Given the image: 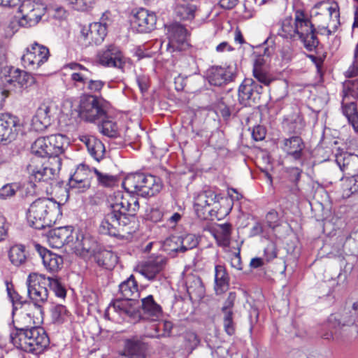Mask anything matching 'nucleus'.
Wrapping results in <instances>:
<instances>
[{
    "instance_id": "58",
    "label": "nucleus",
    "mask_w": 358,
    "mask_h": 358,
    "mask_svg": "<svg viewBox=\"0 0 358 358\" xmlns=\"http://www.w3.org/2000/svg\"><path fill=\"white\" fill-rule=\"evenodd\" d=\"M105 83L100 80H93L89 77L85 88L91 92H99L103 87Z\"/></svg>"
},
{
    "instance_id": "3",
    "label": "nucleus",
    "mask_w": 358,
    "mask_h": 358,
    "mask_svg": "<svg viewBox=\"0 0 358 358\" xmlns=\"http://www.w3.org/2000/svg\"><path fill=\"white\" fill-rule=\"evenodd\" d=\"M315 31V29L307 15L303 10H297L294 18L286 17L281 22L278 34L284 38L301 40L306 48L311 51L319 43Z\"/></svg>"
},
{
    "instance_id": "52",
    "label": "nucleus",
    "mask_w": 358,
    "mask_h": 358,
    "mask_svg": "<svg viewBox=\"0 0 358 358\" xmlns=\"http://www.w3.org/2000/svg\"><path fill=\"white\" fill-rule=\"evenodd\" d=\"M90 171V170L88 166L80 165L69 180L82 181L83 180H90L88 174Z\"/></svg>"
},
{
    "instance_id": "15",
    "label": "nucleus",
    "mask_w": 358,
    "mask_h": 358,
    "mask_svg": "<svg viewBox=\"0 0 358 358\" xmlns=\"http://www.w3.org/2000/svg\"><path fill=\"white\" fill-rule=\"evenodd\" d=\"M97 59L100 64L115 67L123 70L125 65V58L122 52L115 45H109L101 49L97 55Z\"/></svg>"
},
{
    "instance_id": "30",
    "label": "nucleus",
    "mask_w": 358,
    "mask_h": 358,
    "mask_svg": "<svg viewBox=\"0 0 358 358\" xmlns=\"http://www.w3.org/2000/svg\"><path fill=\"white\" fill-rule=\"evenodd\" d=\"M50 277L36 273H30L27 280V289H36L43 292H48L47 286H49Z\"/></svg>"
},
{
    "instance_id": "8",
    "label": "nucleus",
    "mask_w": 358,
    "mask_h": 358,
    "mask_svg": "<svg viewBox=\"0 0 358 358\" xmlns=\"http://www.w3.org/2000/svg\"><path fill=\"white\" fill-rule=\"evenodd\" d=\"M8 294L14 303L19 301L22 306L20 313L14 322L15 329L10 334L19 333V331H25L31 328H36L43 321V311H41L39 307H36L33 304H27L20 301L21 297L15 292H11L7 287Z\"/></svg>"
},
{
    "instance_id": "21",
    "label": "nucleus",
    "mask_w": 358,
    "mask_h": 358,
    "mask_svg": "<svg viewBox=\"0 0 358 358\" xmlns=\"http://www.w3.org/2000/svg\"><path fill=\"white\" fill-rule=\"evenodd\" d=\"M236 71L234 66H213L209 72V82L211 85L221 86L233 81L236 77Z\"/></svg>"
},
{
    "instance_id": "47",
    "label": "nucleus",
    "mask_w": 358,
    "mask_h": 358,
    "mask_svg": "<svg viewBox=\"0 0 358 358\" xmlns=\"http://www.w3.org/2000/svg\"><path fill=\"white\" fill-rule=\"evenodd\" d=\"M254 77L261 83L268 86L273 80L271 75L268 73L266 68L264 69H253Z\"/></svg>"
},
{
    "instance_id": "24",
    "label": "nucleus",
    "mask_w": 358,
    "mask_h": 358,
    "mask_svg": "<svg viewBox=\"0 0 358 358\" xmlns=\"http://www.w3.org/2000/svg\"><path fill=\"white\" fill-rule=\"evenodd\" d=\"M50 106L46 104L41 105L36 110L32 118V125L37 131H43L50 124Z\"/></svg>"
},
{
    "instance_id": "59",
    "label": "nucleus",
    "mask_w": 358,
    "mask_h": 358,
    "mask_svg": "<svg viewBox=\"0 0 358 358\" xmlns=\"http://www.w3.org/2000/svg\"><path fill=\"white\" fill-rule=\"evenodd\" d=\"M266 222L267 226L274 229L278 226V214L275 210L269 211L266 215Z\"/></svg>"
},
{
    "instance_id": "32",
    "label": "nucleus",
    "mask_w": 358,
    "mask_h": 358,
    "mask_svg": "<svg viewBox=\"0 0 358 358\" xmlns=\"http://www.w3.org/2000/svg\"><path fill=\"white\" fill-rule=\"evenodd\" d=\"M68 67L77 71L71 76L75 85L77 87L82 85L85 87L91 74L90 72L85 67L77 63H70L68 64Z\"/></svg>"
},
{
    "instance_id": "31",
    "label": "nucleus",
    "mask_w": 358,
    "mask_h": 358,
    "mask_svg": "<svg viewBox=\"0 0 358 358\" xmlns=\"http://www.w3.org/2000/svg\"><path fill=\"white\" fill-rule=\"evenodd\" d=\"M8 78H6L7 83H13L14 86L18 85L20 87H27L34 83V78L31 75L19 69H15Z\"/></svg>"
},
{
    "instance_id": "2",
    "label": "nucleus",
    "mask_w": 358,
    "mask_h": 358,
    "mask_svg": "<svg viewBox=\"0 0 358 358\" xmlns=\"http://www.w3.org/2000/svg\"><path fill=\"white\" fill-rule=\"evenodd\" d=\"M53 157L42 163L35 158L27 166L31 182L50 183L55 180L62 166V159L59 157L64 151V146L68 143L65 136L57 134L48 136Z\"/></svg>"
},
{
    "instance_id": "54",
    "label": "nucleus",
    "mask_w": 358,
    "mask_h": 358,
    "mask_svg": "<svg viewBox=\"0 0 358 358\" xmlns=\"http://www.w3.org/2000/svg\"><path fill=\"white\" fill-rule=\"evenodd\" d=\"M236 299V294L235 292H229L227 298L224 302L223 306L222 307V313L223 315L233 314V308L234 306V302Z\"/></svg>"
},
{
    "instance_id": "36",
    "label": "nucleus",
    "mask_w": 358,
    "mask_h": 358,
    "mask_svg": "<svg viewBox=\"0 0 358 358\" xmlns=\"http://www.w3.org/2000/svg\"><path fill=\"white\" fill-rule=\"evenodd\" d=\"M8 257L13 265L16 266L22 265L27 260L24 246L22 245H15L12 246L10 248Z\"/></svg>"
},
{
    "instance_id": "22",
    "label": "nucleus",
    "mask_w": 358,
    "mask_h": 358,
    "mask_svg": "<svg viewBox=\"0 0 358 358\" xmlns=\"http://www.w3.org/2000/svg\"><path fill=\"white\" fill-rule=\"evenodd\" d=\"M107 34V24L99 22L90 24L86 33L83 32V38L86 44L99 45Z\"/></svg>"
},
{
    "instance_id": "5",
    "label": "nucleus",
    "mask_w": 358,
    "mask_h": 358,
    "mask_svg": "<svg viewBox=\"0 0 358 358\" xmlns=\"http://www.w3.org/2000/svg\"><path fill=\"white\" fill-rule=\"evenodd\" d=\"M119 290L125 298L117 300L109 307L108 310L117 313L123 318H128L130 322L135 323L141 318L136 299L139 296L138 285L133 275H131L119 286Z\"/></svg>"
},
{
    "instance_id": "48",
    "label": "nucleus",
    "mask_w": 358,
    "mask_h": 358,
    "mask_svg": "<svg viewBox=\"0 0 358 358\" xmlns=\"http://www.w3.org/2000/svg\"><path fill=\"white\" fill-rule=\"evenodd\" d=\"M178 66L185 72L194 73L196 69L195 59L191 56L183 55L178 61Z\"/></svg>"
},
{
    "instance_id": "46",
    "label": "nucleus",
    "mask_w": 358,
    "mask_h": 358,
    "mask_svg": "<svg viewBox=\"0 0 358 358\" xmlns=\"http://www.w3.org/2000/svg\"><path fill=\"white\" fill-rule=\"evenodd\" d=\"M342 109L344 115L348 120L358 115L357 105L354 101H350V99L343 98Z\"/></svg>"
},
{
    "instance_id": "41",
    "label": "nucleus",
    "mask_w": 358,
    "mask_h": 358,
    "mask_svg": "<svg viewBox=\"0 0 358 358\" xmlns=\"http://www.w3.org/2000/svg\"><path fill=\"white\" fill-rule=\"evenodd\" d=\"M343 98H358V79L345 80L343 84Z\"/></svg>"
},
{
    "instance_id": "23",
    "label": "nucleus",
    "mask_w": 358,
    "mask_h": 358,
    "mask_svg": "<svg viewBox=\"0 0 358 358\" xmlns=\"http://www.w3.org/2000/svg\"><path fill=\"white\" fill-rule=\"evenodd\" d=\"M90 155L96 161H100L104 155L105 147L103 143L94 136L83 135L80 136Z\"/></svg>"
},
{
    "instance_id": "28",
    "label": "nucleus",
    "mask_w": 358,
    "mask_h": 358,
    "mask_svg": "<svg viewBox=\"0 0 358 358\" xmlns=\"http://www.w3.org/2000/svg\"><path fill=\"white\" fill-rule=\"evenodd\" d=\"M229 285V277L224 266L217 265L215 268V290L217 294L226 292Z\"/></svg>"
},
{
    "instance_id": "53",
    "label": "nucleus",
    "mask_w": 358,
    "mask_h": 358,
    "mask_svg": "<svg viewBox=\"0 0 358 358\" xmlns=\"http://www.w3.org/2000/svg\"><path fill=\"white\" fill-rule=\"evenodd\" d=\"M345 76L347 78L358 76V42L354 52L353 62L345 71Z\"/></svg>"
},
{
    "instance_id": "20",
    "label": "nucleus",
    "mask_w": 358,
    "mask_h": 358,
    "mask_svg": "<svg viewBox=\"0 0 358 358\" xmlns=\"http://www.w3.org/2000/svg\"><path fill=\"white\" fill-rule=\"evenodd\" d=\"M36 251L42 259L43 264L47 271L55 273L58 272L63 266V258L42 247L39 244H35Z\"/></svg>"
},
{
    "instance_id": "12",
    "label": "nucleus",
    "mask_w": 358,
    "mask_h": 358,
    "mask_svg": "<svg viewBox=\"0 0 358 358\" xmlns=\"http://www.w3.org/2000/svg\"><path fill=\"white\" fill-rule=\"evenodd\" d=\"M80 117L90 122H94L102 119L106 115L102 101L92 95L81 98L79 108Z\"/></svg>"
},
{
    "instance_id": "57",
    "label": "nucleus",
    "mask_w": 358,
    "mask_h": 358,
    "mask_svg": "<svg viewBox=\"0 0 358 358\" xmlns=\"http://www.w3.org/2000/svg\"><path fill=\"white\" fill-rule=\"evenodd\" d=\"M223 326L225 332L232 336L235 333V324L233 320V314L223 315Z\"/></svg>"
},
{
    "instance_id": "19",
    "label": "nucleus",
    "mask_w": 358,
    "mask_h": 358,
    "mask_svg": "<svg viewBox=\"0 0 358 358\" xmlns=\"http://www.w3.org/2000/svg\"><path fill=\"white\" fill-rule=\"evenodd\" d=\"M167 259L162 255L150 257L138 267V272L151 280H153L166 266Z\"/></svg>"
},
{
    "instance_id": "34",
    "label": "nucleus",
    "mask_w": 358,
    "mask_h": 358,
    "mask_svg": "<svg viewBox=\"0 0 358 358\" xmlns=\"http://www.w3.org/2000/svg\"><path fill=\"white\" fill-rule=\"evenodd\" d=\"M231 229V224L229 223L218 224L215 228L214 237L220 245L223 247L229 245Z\"/></svg>"
},
{
    "instance_id": "25",
    "label": "nucleus",
    "mask_w": 358,
    "mask_h": 358,
    "mask_svg": "<svg viewBox=\"0 0 358 358\" xmlns=\"http://www.w3.org/2000/svg\"><path fill=\"white\" fill-rule=\"evenodd\" d=\"M51 148L48 136L37 138L31 148V152L35 155L31 159L36 158L38 162H41L40 157H53Z\"/></svg>"
},
{
    "instance_id": "49",
    "label": "nucleus",
    "mask_w": 358,
    "mask_h": 358,
    "mask_svg": "<svg viewBox=\"0 0 358 358\" xmlns=\"http://www.w3.org/2000/svg\"><path fill=\"white\" fill-rule=\"evenodd\" d=\"M93 171L96 175V179L100 185L104 187H112L115 185V177L107 173H103L96 169H93Z\"/></svg>"
},
{
    "instance_id": "26",
    "label": "nucleus",
    "mask_w": 358,
    "mask_h": 358,
    "mask_svg": "<svg viewBox=\"0 0 358 358\" xmlns=\"http://www.w3.org/2000/svg\"><path fill=\"white\" fill-rule=\"evenodd\" d=\"M141 301L142 309L146 318L151 320H157L162 316V307L155 302L152 295L142 299Z\"/></svg>"
},
{
    "instance_id": "40",
    "label": "nucleus",
    "mask_w": 358,
    "mask_h": 358,
    "mask_svg": "<svg viewBox=\"0 0 358 358\" xmlns=\"http://www.w3.org/2000/svg\"><path fill=\"white\" fill-rule=\"evenodd\" d=\"M64 1L71 8L80 12L89 11L95 5V0H64Z\"/></svg>"
},
{
    "instance_id": "37",
    "label": "nucleus",
    "mask_w": 358,
    "mask_h": 358,
    "mask_svg": "<svg viewBox=\"0 0 358 358\" xmlns=\"http://www.w3.org/2000/svg\"><path fill=\"white\" fill-rule=\"evenodd\" d=\"M27 293L30 299V301H25L24 303L27 304H33L36 307H39L41 310L43 311V306L48 301V292L27 289Z\"/></svg>"
},
{
    "instance_id": "17",
    "label": "nucleus",
    "mask_w": 358,
    "mask_h": 358,
    "mask_svg": "<svg viewBox=\"0 0 358 358\" xmlns=\"http://www.w3.org/2000/svg\"><path fill=\"white\" fill-rule=\"evenodd\" d=\"M157 17L153 12H150L145 8H140L134 15L131 24L137 31L141 33L149 32L155 26Z\"/></svg>"
},
{
    "instance_id": "13",
    "label": "nucleus",
    "mask_w": 358,
    "mask_h": 358,
    "mask_svg": "<svg viewBox=\"0 0 358 358\" xmlns=\"http://www.w3.org/2000/svg\"><path fill=\"white\" fill-rule=\"evenodd\" d=\"M49 56L50 52L48 48L34 43L22 55V62L25 68L36 70L48 61Z\"/></svg>"
},
{
    "instance_id": "11",
    "label": "nucleus",
    "mask_w": 358,
    "mask_h": 358,
    "mask_svg": "<svg viewBox=\"0 0 358 358\" xmlns=\"http://www.w3.org/2000/svg\"><path fill=\"white\" fill-rule=\"evenodd\" d=\"M19 8L21 17L19 24L22 27H31L38 23L45 14V8L41 3L34 0H21Z\"/></svg>"
},
{
    "instance_id": "61",
    "label": "nucleus",
    "mask_w": 358,
    "mask_h": 358,
    "mask_svg": "<svg viewBox=\"0 0 358 358\" xmlns=\"http://www.w3.org/2000/svg\"><path fill=\"white\" fill-rule=\"evenodd\" d=\"M320 8H317V3L315 5L312 10V16L314 22L317 24L318 33L321 29V24L324 22V16L320 15Z\"/></svg>"
},
{
    "instance_id": "45",
    "label": "nucleus",
    "mask_w": 358,
    "mask_h": 358,
    "mask_svg": "<svg viewBox=\"0 0 358 358\" xmlns=\"http://www.w3.org/2000/svg\"><path fill=\"white\" fill-rule=\"evenodd\" d=\"M182 252H185L188 250H192L199 244V239L192 234H187L180 236Z\"/></svg>"
},
{
    "instance_id": "55",
    "label": "nucleus",
    "mask_w": 358,
    "mask_h": 358,
    "mask_svg": "<svg viewBox=\"0 0 358 358\" xmlns=\"http://www.w3.org/2000/svg\"><path fill=\"white\" fill-rule=\"evenodd\" d=\"M69 188L74 189L76 192H83L89 189L90 186V180H83L82 181L69 180Z\"/></svg>"
},
{
    "instance_id": "29",
    "label": "nucleus",
    "mask_w": 358,
    "mask_h": 358,
    "mask_svg": "<svg viewBox=\"0 0 358 358\" xmlns=\"http://www.w3.org/2000/svg\"><path fill=\"white\" fill-rule=\"evenodd\" d=\"M75 248L80 253H95L96 242L90 235L79 233L75 242Z\"/></svg>"
},
{
    "instance_id": "4",
    "label": "nucleus",
    "mask_w": 358,
    "mask_h": 358,
    "mask_svg": "<svg viewBox=\"0 0 358 358\" xmlns=\"http://www.w3.org/2000/svg\"><path fill=\"white\" fill-rule=\"evenodd\" d=\"M62 216L60 203L48 198H39L33 201L27 213L29 225L36 229L50 227Z\"/></svg>"
},
{
    "instance_id": "18",
    "label": "nucleus",
    "mask_w": 358,
    "mask_h": 358,
    "mask_svg": "<svg viewBox=\"0 0 358 358\" xmlns=\"http://www.w3.org/2000/svg\"><path fill=\"white\" fill-rule=\"evenodd\" d=\"M1 124L3 125L7 140L11 143L17 139L20 134L24 132V124L21 120L16 115L11 113H4L0 114Z\"/></svg>"
},
{
    "instance_id": "64",
    "label": "nucleus",
    "mask_w": 358,
    "mask_h": 358,
    "mask_svg": "<svg viewBox=\"0 0 358 358\" xmlns=\"http://www.w3.org/2000/svg\"><path fill=\"white\" fill-rule=\"evenodd\" d=\"M302 171L296 167L289 169V179L291 182H298L300 180Z\"/></svg>"
},
{
    "instance_id": "9",
    "label": "nucleus",
    "mask_w": 358,
    "mask_h": 358,
    "mask_svg": "<svg viewBox=\"0 0 358 358\" xmlns=\"http://www.w3.org/2000/svg\"><path fill=\"white\" fill-rule=\"evenodd\" d=\"M220 195L208 189L199 192L194 196V208L197 217L201 220L217 217Z\"/></svg>"
},
{
    "instance_id": "38",
    "label": "nucleus",
    "mask_w": 358,
    "mask_h": 358,
    "mask_svg": "<svg viewBox=\"0 0 358 358\" xmlns=\"http://www.w3.org/2000/svg\"><path fill=\"white\" fill-rule=\"evenodd\" d=\"M284 126L290 133H300L305 126L303 117L299 114H295L284 123Z\"/></svg>"
},
{
    "instance_id": "51",
    "label": "nucleus",
    "mask_w": 358,
    "mask_h": 358,
    "mask_svg": "<svg viewBox=\"0 0 358 358\" xmlns=\"http://www.w3.org/2000/svg\"><path fill=\"white\" fill-rule=\"evenodd\" d=\"M18 189L16 183L6 184L0 188V199H7L13 196Z\"/></svg>"
},
{
    "instance_id": "6",
    "label": "nucleus",
    "mask_w": 358,
    "mask_h": 358,
    "mask_svg": "<svg viewBox=\"0 0 358 358\" xmlns=\"http://www.w3.org/2000/svg\"><path fill=\"white\" fill-rule=\"evenodd\" d=\"M10 341L15 348L36 355L43 352L50 343L46 332L40 327L10 334Z\"/></svg>"
},
{
    "instance_id": "50",
    "label": "nucleus",
    "mask_w": 358,
    "mask_h": 358,
    "mask_svg": "<svg viewBox=\"0 0 358 358\" xmlns=\"http://www.w3.org/2000/svg\"><path fill=\"white\" fill-rule=\"evenodd\" d=\"M343 188L347 196L358 192V176H352L345 179Z\"/></svg>"
},
{
    "instance_id": "33",
    "label": "nucleus",
    "mask_w": 358,
    "mask_h": 358,
    "mask_svg": "<svg viewBox=\"0 0 358 358\" xmlns=\"http://www.w3.org/2000/svg\"><path fill=\"white\" fill-rule=\"evenodd\" d=\"M94 259L99 266L106 269H111L117 262V255L108 250H102L95 252Z\"/></svg>"
},
{
    "instance_id": "63",
    "label": "nucleus",
    "mask_w": 358,
    "mask_h": 358,
    "mask_svg": "<svg viewBox=\"0 0 358 358\" xmlns=\"http://www.w3.org/2000/svg\"><path fill=\"white\" fill-rule=\"evenodd\" d=\"M252 136L254 140L256 141L263 140L266 136L265 129L261 126L255 127L253 129Z\"/></svg>"
},
{
    "instance_id": "7",
    "label": "nucleus",
    "mask_w": 358,
    "mask_h": 358,
    "mask_svg": "<svg viewBox=\"0 0 358 358\" xmlns=\"http://www.w3.org/2000/svg\"><path fill=\"white\" fill-rule=\"evenodd\" d=\"M122 187L127 191L125 194H134L143 197L152 196L159 192L162 189V183L159 178L143 173L129 174L125 177L122 182Z\"/></svg>"
},
{
    "instance_id": "62",
    "label": "nucleus",
    "mask_w": 358,
    "mask_h": 358,
    "mask_svg": "<svg viewBox=\"0 0 358 358\" xmlns=\"http://www.w3.org/2000/svg\"><path fill=\"white\" fill-rule=\"evenodd\" d=\"M185 338V341L189 343L188 347L189 348H194L199 343L196 334L193 332L186 333Z\"/></svg>"
},
{
    "instance_id": "43",
    "label": "nucleus",
    "mask_w": 358,
    "mask_h": 358,
    "mask_svg": "<svg viewBox=\"0 0 358 358\" xmlns=\"http://www.w3.org/2000/svg\"><path fill=\"white\" fill-rule=\"evenodd\" d=\"M52 320L55 323L62 324L64 322L69 316V313L63 305H57L51 310Z\"/></svg>"
},
{
    "instance_id": "10",
    "label": "nucleus",
    "mask_w": 358,
    "mask_h": 358,
    "mask_svg": "<svg viewBox=\"0 0 358 358\" xmlns=\"http://www.w3.org/2000/svg\"><path fill=\"white\" fill-rule=\"evenodd\" d=\"M317 8H320V15L324 16V22L321 24L319 33L328 37L340 25L338 6L336 3L322 1L317 3Z\"/></svg>"
},
{
    "instance_id": "1",
    "label": "nucleus",
    "mask_w": 358,
    "mask_h": 358,
    "mask_svg": "<svg viewBox=\"0 0 358 358\" xmlns=\"http://www.w3.org/2000/svg\"><path fill=\"white\" fill-rule=\"evenodd\" d=\"M111 211L102 220L99 231L101 234L111 236L120 235V232L131 233L128 225L131 217L139 210L138 199L130 194H124L121 192L114 193L110 201Z\"/></svg>"
},
{
    "instance_id": "14",
    "label": "nucleus",
    "mask_w": 358,
    "mask_h": 358,
    "mask_svg": "<svg viewBox=\"0 0 358 358\" xmlns=\"http://www.w3.org/2000/svg\"><path fill=\"white\" fill-rule=\"evenodd\" d=\"M263 87L252 78H245L238 88V101L244 106L257 103Z\"/></svg>"
},
{
    "instance_id": "60",
    "label": "nucleus",
    "mask_w": 358,
    "mask_h": 358,
    "mask_svg": "<svg viewBox=\"0 0 358 358\" xmlns=\"http://www.w3.org/2000/svg\"><path fill=\"white\" fill-rule=\"evenodd\" d=\"M277 249L275 243L270 241L264 249V256L267 262H270L277 257Z\"/></svg>"
},
{
    "instance_id": "56",
    "label": "nucleus",
    "mask_w": 358,
    "mask_h": 358,
    "mask_svg": "<svg viewBox=\"0 0 358 358\" xmlns=\"http://www.w3.org/2000/svg\"><path fill=\"white\" fill-rule=\"evenodd\" d=\"M49 287L55 293L56 296L61 298L65 297L66 289L57 279L50 277Z\"/></svg>"
},
{
    "instance_id": "27",
    "label": "nucleus",
    "mask_w": 358,
    "mask_h": 358,
    "mask_svg": "<svg viewBox=\"0 0 358 358\" xmlns=\"http://www.w3.org/2000/svg\"><path fill=\"white\" fill-rule=\"evenodd\" d=\"M303 148L302 139L299 136H292L282 141V150L295 159L301 157Z\"/></svg>"
},
{
    "instance_id": "16",
    "label": "nucleus",
    "mask_w": 358,
    "mask_h": 358,
    "mask_svg": "<svg viewBox=\"0 0 358 358\" xmlns=\"http://www.w3.org/2000/svg\"><path fill=\"white\" fill-rule=\"evenodd\" d=\"M187 34L186 29L180 24L170 25L167 32L169 38L167 50L171 52L185 49L189 45Z\"/></svg>"
},
{
    "instance_id": "44",
    "label": "nucleus",
    "mask_w": 358,
    "mask_h": 358,
    "mask_svg": "<svg viewBox=\"0 0 358 358\" xmlns=\"http://www.w3.org/2000/svg\"><path fill=\"white\" fill-rule=\"evenodd\" d=\"M164 250L171 252H182L180 236H172L167 238L163 245Z\"/></svg>"
},
{
    "instance_id": "39",
    "label": "nucleus",
    "mask_w": 358,
    "mask_h": 358,
    "mask_svg": "<svg viewBox=\"0 0 358 358\" xmlns=\"http://www.w3.org/2000/svg\"><path fill=\"white\" fill-rule=\"evenodd\" d=\"M67 230L63 228H59L50 232L49 236V242L52 244L54 247L60 248L67 241Z\"/></svg>"
},
{
    "instance_id": "35",
    "label": "nucleus",
    "mask_w": 358,
    "mask_h": 358,
    "mask_svg": "<svg viewBox=\"0 0 358 358\" xmlns=\"http://www.w3.org/2000/svg\"><path fill=\"white\" fill-rule=\"evenodd\" d=\"M189 1H183L182 3H177L175 13L181 20H190L194 17L196 6L189 3Z\"/></svg>"
},
{
    "instance_id": "42",
    "label": "nucleus",
    "mask_w": 358,
    "mask_h": 358,
    "mask_svg": "<svg viewBox=\"0 0 358 358\" xmlns=\"http://www.w3.org/2000/svg\"><path fill=\"white\" fill-rule=\"evenodd\" d=\"M101 132L110 138H115L119 136V128L116 122L111 120H103L101 125Z\"/></svg>"
}]
</instances>
